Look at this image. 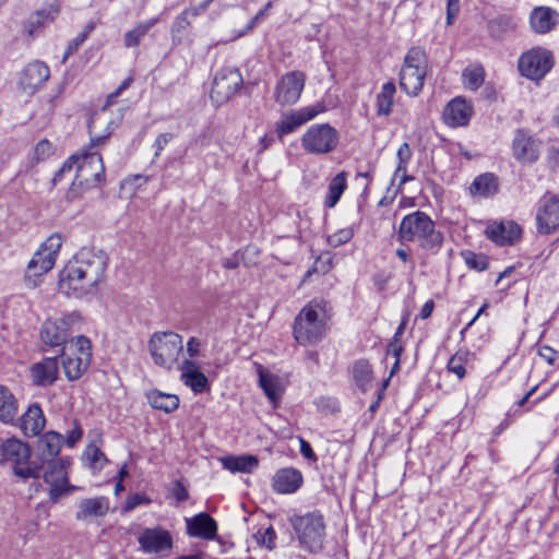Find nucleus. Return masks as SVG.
<instances>
[{
  "mask_svg": "<svg viewBox=\"0 0 559 559\" xmlns=\"http://www.w3.org/2000/svg\"><path fill=\"white\" fill-rule=\"evenodd\" d=\"M108 257L102 250L82 248L60 275V287L76 297L92 293L105 278Z\"/></svg>",
  "mask_w": 559,
  "mask_h": 559,
  "instance_id": "obj_1",
  "label": "nucleus"
},
{
  "mask_svg": "<svg viewBox=\"0 0 559 559\" xmlns=\"http://www.w3.org/2000/svg\"><path fill=\"white\" fill-rule=\"evenodd\" d=\"M99 117H93L88 123L91 147L84 148L81 153L72 155L66 160L53 180L75 166V177L68 191V199L76 198L82 190L97 187L105 181V167L100 154L93 148L104 142L109 133L99 135L96 132V123Z\"/></svg>",
  "mask_w": 559,
  "mask_h": 559,
  "instance_id": "obj_2",
  "label": "nucleus"
},
{
  "mask_svg": "<svg viewBox=\"0 0 559 559\" xmlns=\"http://www.w3.org/2000/svg\"><path fill=\"white\" fill-rule=\"evenodd\" d=\"M399 238L403 241L417 242L426 251L437 253L443 243V235L436 228L435 222L421 211L405 215L399 226Z\"/></svg>",
  "mask_w": 559,
  "mask_h": 559,
  "instance_id": "obj_3",
  "label": "nucleus"
},
{
  "mask_svg": "<svg viewBox=\"0 0 559 559\" xmlns=\"http://www.w3.org/2000/svg\"><path fill=\"white\" fill-rule=\"evenodd\" d=\"M290 524L304 549L317 554L323 548L325 523L320 512L314 511L304 515H294L290 519Z\"/></svg>",
  "mask_w": 559,
  "mask_h": 559,
  "instance_id": "obj_4",
  "label": "nucleus"
},
{
  "mask_svg": "<svg viewBox=\"0 0 559 559\" xmlns=\"http://www.w3.org/2000/svg\"><path fill=\"white\" fill-rule=\"evenodd\" d=\"M325 332L324 312L317 304L305 306L295 319L294 337L304 346L319 342Z\"/></svg>",
  "mask_w": 559,
  "mask_h": 559,
  "instance_id": "obj_5",
  "label": "nucleus"
},
{
  "mask_svg": "<svg viewBox=\"0 0 559 559\" xmlns=\"http://www.w3.org/2000/svg\"><path fill=\"white\" fill-rule=\"evenodd\" d=\"M62 242V236L56 233L40 245L26 267L24 282L27 287L34 288L37 285L35 277H40L53 267Z\"/></svg>",
  "mask_w": 559,
  "mask_h": 559,
  "instance_id": "obj_6",
  "label": "nucleus"
},
{
  "mask_svg": "<svg viewBox=\"0 0 559 559\" xmlns=\"http://www.w3.org/2000/svg\"><path fill=\"white\" fill-rule=\"evenodd\" d=\"M183 349L182 337L176 332H155L148 341V352L154 364L173 369Z\"/></svg>",
  "mask_w": 559,
  "mask_h": 559,
  "instance_id": "obj_7",
  "label": "nucleus"
},
{
  "mask_svg": "<svg viewBox=\"0 0 559 559\" xmlns=\"http://www.w3.org/2000/svg\"><path fill=\"white\" fill-rule=\"evenodd\" d=\"M427 72L425 51L418 47L411 48L400 71V86L409 96H417L423 90Z\"/></svg>",
  "mask_w": 559,
  "mask_h": 559,
  "instance_id": "obj_8",
  "label": "nucleus"
},
{
  "mask_svg": "<svg viewBox=\"0 0 559 559\" xmlns=\"http://www.w3.org/2000/svg\"><path fill=\"white\" fill-rule=\"evenodd\" d=\"M338 142V131L329 123L310 126L300 139L302 150L312 155L329 154L337 147Z\"/></svg>",
  "mask_w": 559,
  "mask_h": 559,
  "instance_id": "obj_9",
  "label": "nucleus"
},
{
  "mask_svg": "<svg viewBox=\"0 0 559 559\" xmlns=\"http://www.w3.org/2000/svg\"><path fill=\"white\" fill-rule=\"evenodd\" d=\"M92 359V346L87 337L80 335L71 344L63 348L62 367L66 377L78 380L86 371Z\"/></svg>",
  "mask_w": 559,
  "mask_h": 559,
  "instance_id": "obj_10",
  "label": "nucleus"
},
{
  "mask_svg": "<svg viewBox=\"0 0 559 559\" xmlns=\"http://www.w3.org/2000/svg\"><path fill=\"white\" fill-rule=\"evenodd\" d=\"M1 455L5 461L14 463V474L23 479L38 478L40 467L29 462V447L16 438L4 440L1 445Z\"/></svg>",
  "mask_w": 559,
  "mask_h": 559,
  "instance_id": "obj_11",
  "label": "nucleus"
},
{
  "mask_svg": "<svg viewBox=\"0 0 559 559\" xmlns=\"http://www.w3.org/2000/svg\"><path fill=\"white\" fill-rule=\"evenodd\" d=\"M82 318L79 313L72 312L58 318L47 319L40 330L43 342L49 346L63 345L70 334L81 329Z\"/></svg>",
  "mask_w": 559,
  "mask_h": 559,
  "instance_id": "obj_12",
  "label": "nucleus"
},
{
  "mask_svg": "<svg viewBox=\"0 0 559 559\" xmlns=\"http://www.w3.org/2000/svg\"><path fill=\"white\" fill-rule=\"evenodd\" d=\"M44 471V481L49 485V499L52 503L59 502V500L74 490L76 486L70 485L68 480V465L70 460L66 457H59L51 460L46 463Z\"/></svg>",
  "mask_w": 559,
  "mask_h": 559,
  "instance_id": "obj_13",
  "label": "nucleus"
},
{
  "mask_svg": "<svg viewBox=\"0 0 559 559\" xmlns=\"http://www.w3.org/2000/svg\"><path fill=\"white\" fill-rule=\"evenodd\" d=\"M554 64L555 58L549 49L534 47L521 55L518 68L522 76L532 81H540Z\"/></svg>",
  "mask_w": 559,
  "mask_h": 559,
  "instance_id": "obj_14",
  "label": "nucleus"
},
{
  "mask_svg": "<svg viewBox=\"0 0 559 559\" xmlns=\"http://www.w3.org/2000/svg\"><path fill=\"white\" fill-rule=\"evenodd\" d=\"M242 75L236 68H223L216 72L212 88L211 99L217 105L227 103L241 87Z\"/></svg>",
  "mask_w": 559,
  "mask_h": 559,
  "instance_id": "obj_15",
  "label": "nucleus"
},
{
  "mask_svg": "<svg viewBox=\"0 0 559 559\" xmlns=\"http://www.w3.org/2000/svg\"><path fill=\"white\" fill-rule=\"evenodd\" d=\"M306 75L301 71H292L284 74L275 85L274 99L282 106L298 102L304 91Z\"/></svg>",
  "mask_w": 559,
  "mask_h": 559,
  "instance_id": "obj_16",
  "label": "nucleus"
},
{
  "mask_svg": "<svg viewBox=\"0 0 559 559\" xmlns=\"http://www.w3.org/2000/svg\"><path fill=\"white\" fill-rule=\"evenodd\" d=\"M49 76V67L40 60H34L20 72L17 85L25 95L33 96L44 86Z\"/></svg>",
  "mask_w": 559,
  "mask_h": 559,
  "instance_id": "obj_17",
  "label": "nucleus"
},
{
  "mask_svg": "<svg viewBox=\"0 0 559 559\" xmlns=\"http://www.w3.org/2000/svg\"><path fill=\"white\" fill-rule=\"evenodd\" d=\"M140 549L147 555H163L173 548L174 542L169 531L162 526L144 528L138 536Z\"/></svg>",
  "mask_w": 559,
  "mask_h": 559,
  "instance_id": "obj_18",
  "label": "nucleus"
},
{
  "mask_svg": "<svg viewBox=\"0 0 559 559\" xmlns=\"http://www.w3.org/2000/svg\"><path fill=\"white\" fill-rule=\"evenodd\" d=\"M324 107L320 104L290 110L282 115L275 123V131L280 139L295 132L299 127L316 118Z\"/></svg>",
  "mask_w": 559,
  "mask_h": 559,
  "instance_id": "obj_19",
  "label": "nucleus"
},
{
  "mask_svg": "<svg viewBox=\"0 0 559 559\" xmlns=\"http://www.w3.org/2000/svg\"><path fill=\"white\" fill-rule=\"evenodd\" d=\"M536 227L542 235H550L559 229V198L544 199L536 212Z\"/></svg>",
  "mask_w": 559,
  "mask_h": 559,
  "instance_id": "obj_20",
  "label": "nucleus"
},
{
  "mask_svg": "<svg viewBox=\"0 0 559 559\" xmlns=\"http://www.w3.org/2000/svg\"><path fill=\"white\" fill-rule=\"evenodd\" d=\"M473 115V107L462 97H455L448 103L443 110L445 124L456 128L466 126Z\"/></svg>",
  "mask_w": 559,
  "mask_h": 559,
  "instance_id": "obj_21",
  "label": "nucleus"
},
{
  "mask_svg": "<svg viewBox=\"0 0 559 559\" xmlns=\"http://www.w3.org/2000/svg\"><path fill=\"white\" fill-rule=\"evenodd\" d=\"M187 533L191 537L213 540L217 535L216 521L205 512L186 519Z\"/></svg>",
  "mask_w": 559,
  "mask_h": 559,
  "instance_id": "obj_22",
  "label": "nucleus"
},
{
  "mask_svg": "<svg viewBox=\"0 0 559 559\" xmlns=\"http://www.w3.org/2000/svg\"><path fill=\"white\" fill-rule=\"evenodd\" d=\"M521 233V227L512 221L495 223L486 229L487 237L500 246L513 245L520 239Z\"/></svg>",
  "mask_w": 559,
  "mask_h": 559,
  "instance_id": "obj_23",
  "label": "nucleus"
},
{
  "mask_svg": "<svg viewBox=\"0 0 559 559\" xmlns=\"http://www.w3.org/2000/svg\"><path fill=\"white\" fill-rule=\"evenodd\" d=\"M536 141L526 132L516 131L513 143L512 152L516 160L521 163H533L538 157V147Z\"/></svg>",
  "mask_w": 559,
  "mask_h": 559,
  "instance_id": "obj_24",
  "label": "nucleus"
},
{
  "mask_svg": "<svg viewBox=\"0 0 559 559\" xmlns=\"http://www.w3.org/2000/svg\"><path fill=\"white\" fill-rule=\"evenodd\" d=\"M180 370L182 382L194 393H202L209 388V380L201 371L197 360L183 359Z\"/></svg>",
  "mask_w": 559,
  "mask_h": 559,
  "instance_id": "obj_25",
  "label": "nucleus"
},
{
  "mask_svg": "<svg viewBox=\"0 0 559 559\" xmlns=\"http://www.w3.org/2000/svg\"><path fill=\"white\" fill-rule=\"evenodd\" d=\"M559 23V13L549 7H536L530 14V25L537 34L552 31Z\"/></svg>",
  "mask_w": 559,
  "mask_h": 559,
  "instance_id": "obj_26",
  "label": "nucleus"
},
{
  "mask_svg": "<svg viewBox=\"0 0 559 559\" xmlns=\"http://www.w3.org/2000/svg\"><path fill=\"white\" fill-rule=\"evenodd\" d=\"M302 484L301 473L293 467L278 469L272 478V488L278 493H293Z\"/></svg>",
  "mask_w": 559,
  "mask_h": 559,
  "instance_id": "obj_27",
  "label": "nucleus"
},
{
  "mask_svg": "<svg viewBox=\"0 0 559 559\" xmlns=\"http://www.w3.org/2000/svg\"><path fill=\"white\" fill-rule=\"evenodd\" d=\"M32 378L37 385L52 384L59 373V365L56 357H48L35 364L31 369Z\"/></svg>",
  "mask_w": 559,
  "mask_h": 559,
  "instance_id": "obj_28",
  "label": "nucleus"
},
{
  "mask_svg": "<svg viewBox=\"0 0 559 559\" xmlns=\"http://www.w3.org/2000/svg\"><path fill=\"white\" fill-rule=\"evenodd\" d=\"M109 503L106 497L83 499L79 502L75 519L86 521L94 518H103L108 513Z\"/></svg>",
  "mask_w": 559,
  "mask_h": 559,
  "instance_id": "obj_29",
  "label": "nucleus"
},
{
  "mask_svg": "<svg viewBox=\"0 0 559 559\" xmlns=\"http://www.w3.org/2000/svg\"><path fill=\"white\" fill-rule=\"evenodd\" d=\"M46 419L41 408L34 404L21 416L20 428L25 436H37L44 429Z\"/></svg>",
  "mask_w": 559,
  "mask_h": 559,
  "instance_id": "obj_30",
  "label": "nucleus"
},
{
  "mask_svg": "<svg viewBox=\"0 0 559 559\" xmlns=\"http://www.w3.org/2000/svg\"><path fill=\"white\" fill-rule=\"evenodd\" d=\"M498 178L491 173L477 176L468 188L471 195L476 198H490L498 192Z\"/></svg>",
  "mask_w": 559,
  "mask_h": 559,
  "instance_id": "obj_31",
  "label": "nucleus"
},
{
  "mask_svg": "<svg viewBox=\"0 0 559 559\" xmlns=\"http://www.w3.org/2000/svg\"><path fill=\"white\" fill-rule=\"evenodd\" d=\"M224 468L231 473H252L259 465V460L255 455H227L221 459Z\"/></svg>",
  "mask_w": 559,
  "mask_h": 559,
  "instance_id": "obj_32",
  "label": "nucleus"
},
{
  "mask_svg": "<svg viewBox=\"0 0 559 559\" xmlns=\"http://www.w3.org/2000/svg\"><path fill=\"white\" fill-rule=\"evenodd\" d=\"M62 436L55 431L45 433L38 441V451L43 463L57 460L61 450Z\"/></svg>",
  "mask_w": 559,
  "mask_h": 559,
  "instance_id": "obj_33",
  "label": "nucleus"
},
{
  "mask_svg": "<svg viewBox=\"0 0 559 559\" xmlns=\"http://www.w3.org/2000/svg\"><path fill=\"white\" fill-rule=\"evenodd\" d=\"M59 13V5L51 4L48 9L36 11L28 17L24 25L25 32L29 37H35L38 31L45 25L46 22L53 21Z\"/></svg>",
  "mask_w": 559,
  "mask_h": 559,
  "instance_id": "obj_34",
  "label": "nucleus"
},
{
  "mask_svg": "<svg viewBox=\"0 0 559 559\" xmlns=\"http://www.w3.org/2000/svg\"><path fill=\"white\" fill-rule=\"evenodd\" d=\"M347 177L346 171H341L330 180L324 199L326 207L332 209L338 203L344 191L347 189Z\"/></svg>",
  "mask_w": 559,
  "mask_h": 559,
  "instance_id": "obj_35",
  "label": "nucleus"
},
{
  "mask_svg": "<svg viewBox=\"0 0 559 559\" xmlns=\"http://www.w3.org/2000/svg\"><path fill=\"white\" fill-rule=\"evenodd\" d=\"M150 405L165 413H171L179 406V397L175 394L152 390L146 393Z\"/></svg>",
  "mask_w": 559,
  "mask_h": 559,
  "instance_id": "obj_36",
  "label": "nucleus"
},
{
  "mask_svg": "<svg viewBox=\"0 0 559 559\" xmlns=\"http://www.w3.org/2000/svg\"><path fill=\"white\" fill-rule=\"evenodd\" d=\"M396 86L393 82H386L381 86L376 96V109L378 116H389L392 112Z\"/></svg>",
  "mask_w": 559,
  "mask_h": 559,
  "instance_id": "obj_37",
  "label": "nucleus"
},
{
  "mask_svg": "<svg viewBox=\"0 0 559 559\" xmlns=\"http://www.w3.org/2000/svg\"><path fill=\"white\" fill-rule=\"evenodd\" d=\"M17 414V401L12 392L0 385V421L11 423Z\"/></svg>",
  "mask_w": 559,
  "mask_h": 559,
  "instance_id": "obj_38",
  "label": "nucleus"
},
{
  "mask_svg": "<svg viewBox=\"0 0 559 559\" xmlns=\"http://www.w3.org/2000/svg\"><path fill=\"white\" fill-rule=\"evenodd\" d=\"M259 383L267 399L275 405L280 401L283 391L278 377L260 369Z\"/></svg>",
  "mask_w": 559,
  "mask_h": 559,
  "instance_id": "obj_39",
  "label": "nucleus"
},
{
  "mask_svg": "<svg viewBox=\"0 0 559 559\" xmlns=\"http://www.w3.org/2000/svg\"><path fill=\"white\" fill-rule=\"evenodd\" d=\"M158 22V19H150L136 24L123 36V44L127 48L138 47L150 29Z\"/></svg>",
  "mask_w": 559,
  "mask_h": 559,
  "instance_id": "obj_40",
  "label": "nucleus"
},
{
  "mask_svg": "<svg viewBox=\"0 0 559 559\" xmlns=\"http://www.w3.org/2000/svg\"><path fill=\"white\" fill-rule=\"evenodd\" d=\"M473 361V354L468 350L456 352L448 361L447 370L462 380L466 376L467 367Z\"/></svg>",
  "mask_w": 559,
  "mask_h": 559,
  "instance_id": "obj_41",
  "label": "nucleus"
},
{
  "mask_svg": "<svg viewBox=\"0 0 559 559\" xmlns=\"http://www.w3.org/2000/svg\"><path fill=\"white\" fill-rule=\"evenodd\" d=\"M463 84L469 91H477L485 80V70L479 64L468 66L462 73Z\"/></svg>",
  "mask_w": 559,
  "mask_h": 559,
  "instance_id": "obj_42",
  "label": "nucleus"
},
{
  "mask_svg": "<svg viewBox=\"0 0 559 559\" xmlns=\"http://www.w3.org/2000/svg\"><path fill=\"white\" fill-rule=\"evenodd\" d=\"M353 377L356 384L366 391L372 379V369L367 360H358L353 366Z\"/></svg>",
  "mask_w": 559,
  "mask_h": 559,
  "instance_id": "obj_43",
  "label": "nucleus"
},
{
  "mask_svg": "<svg viewBox=\"0 0 559 559\" xmlns=\"http://www.w3.org/2000/svg\"><path fill=\"white\" fill-rule=\"evenodd\" d=\"M466 265L475 271L481 272L488 267V259L485 254L465 251L462 253Z\"/></svg>",
  "mask_w": 559,
  "mask_h": 559,
  "instance_id": "obj_44",
  "label": "nucleus"
},
{
  "mask_svg": "<svg viewBox=\"0 0 559 559\" xmlns=\"http://www.w3.org/2000/svg\"><path fill=\"white\" fill-rule=\"evenodd\" d=\"M254 538L259 546L265 547L269 550L275 548L276 533L273 526H267L264 530H260L254 534Z\"/></svg>",
  "mask_w": 559,
  "mask_h": 559,
  "instance_id": "obj_45",
  "label": "nucleus"
},
{
  "mask_svg": "<svg viewBox=\"0 0 559 559\" xmlns=\"http://www.w3.org/2000/svg\"><path fill=\"white\" fill-rule=\"evenodd\" d=\"M402 331H403V326H400L396 331V333L394 334V337L392 338V341L389 343L388 345V348H386V354L388 355H391L395 358V362H394V366L392 368V373L399 368V365H400V356L403 352V346L400 342V335L402 334Z\"/></svg>",
  "mask_w": 559,
  "mask_h": 559,
  "instance_id": "obj_46",
  "label": "nucleus"
},
{
  "mask_svg": "<svg viewBox=\"0 0 559 559\" xmlns=\"http://www.w3.org/2000/svg\"><path fill=\"white\" fill-rule=\"evenodd\" d=\"M90 466L94 469L102 468L107 461L105 454L94 444L87 447L84 453Z\"/></svg>",
  "mask_w": 559,
  "mask_h": 559,
  "instance_id": "obj_47",
  "label": "nucleus"
},
{
  "mask_svg": "<svg viewBox=\"0 0 559 559\" xmlns=\"http://www.w3.org/2000/svg\"><path fill=\"white\" fill-rule=\"evenodd\" d=\"M354 236V230L350 227L342 228L328 237V243L331 247H340L347 243Z\"/></svg>",
  "mask_w": 559,
  "mask_h": 559,
  "instance_id": "obj_48",
  "label": "nucleus"
},
{
  "mask_svg": "<svg viewBox=\"0 0 559 559\" xmlns=\"http://www.w3.org/2000/svg\"><path fill=\"white\" fill-rule=\"evenodd\" d=\"M203 346H204V343L200 338L191 336L187 341V345H186V353L188 355L187 359L195 360V358L203 356L202 355Z\"/></svg>",
  "mask_w": 559,
  "mask_h": 559,
  "instance_id": "obj_49",
  "label": "nucleus"
},
{
  "mask_svg": "<svg viewBox=\"0 0 559 559\" xmlns=\"http://www.w3.org/2000/svg\"><path fill=\"white\" fill-rule=\"evenodd\" d=\"M413 153L407 142H404L396 152L397 164L401 166H408L412 159Z\"/></svg>",
  "mask_w": 559,
  "mask_h": 559,
  "instance_id": "obj_50",
  "label": "nucleus"
},
{
  "mask_svg": "<svg viewBox=\"0 0 559 559\" xmlns=\"http://www.w3.org/2000/svg\"><path fill=\"white\" fill-rule=\"evenodd\" d=\"M174 135L173 133H160L155 139V142L153 144L155 148L154 156L158 157L162 153V151L166 147V145L173 140Z\"/></svg>",
  "mask_w": 559,
  "mask_h": 559,
  "instance_id": "obj_51",
  "label": "nucleus"
},
{
  "mask_svg": "<svg viewBox=\"0 0 559 559\" xmlns=\"http://www.w3.org/2000/svg\"><path fill=\"white\" fill-rule=\"evenodd\" d=\"M538 354L549 365H554L559 357V353L548 345L540 346Z\"/></svg>",
  "mask_w": 559,
  "mask_h": 559,
  "instance_id": "obj_52",
  "label": "nucleus"
},
{
  "mask_svg": "<svg viewBox=\"0 0 559 559\" xmlns=\"http://www.w3.org/2000/svg\"><path fill=\"white\" fill-rule=\"evenodd\" d=\"M52 146L48 140H41L35 147V155L37 159H45L51 153Z\"/></svg>",
  "mask_w": 559,
  "mask_h": 559,
  "instance_id": "obj_53",
  "label": "nucleus"
},
{
  "mask_svg": "<svg viewBox=\"0 0 559 559\" xmlns=\"http://www.w3.org/2000/svg\"><path fill=\"white\" fill-rule=\"evenodd\" d=\"M83 43H84V35H78L74 39H72L69 43V45L63 53L62 62L64 63L68 60V58L71 55H73Z\"/></svg>",
  "mask_w": 559,
  "mask_h": 559,
  "instance_id": "obj_54",
  "label": "nucleus"
},
{
  "mask_svg": "<svg viewBox=\"0 0 559 559\" xmlns=\"http://www.w3.org/2000/svg\"><path fill=\"white\" fill-rule=\"evenodd\" d=\"M408 166L396 165L394 170V178L399 179L400 187L404 186L406 182L413 181L414 177L407 174Z\"/></svg>",
  "mask_w": 559,
  "mask_h": 559,
  "instance_id": "obj_55",
  "label": "nucleus"
},
{
  "mask_svg": "<svg viewBox=\"0 0 559 559\" xmlns=\"http://www.w3.org/2000/svg\"><path fill=\"white\" fill-rule=\"evenodd\" d=\"M147 502H148L147 498L135 493V495L130 496L127 499L123 510L126 512H129V511H132L133 509H135L136 507H139L140 504L147 503Z\"/></svg>",
  "mask_w": 559,
  "mask_h": 559,
  "instance_id": "obj_56",
  "label": "nucleus"
},
{
  "mask_svg": "<svg viewBox=\"0 0 559 559\" xmlns=\"http://www.w3.org/2000/svg\"><path fill=\"white\" fill-rule=\"evenodd\" d=\"M273 7V1L270 0L255 15L254 17L251 19V21L248 23L247 25V28H246V32H250L254 26L255 24L258 23V21H260L261 19H263L267 12L271 10V8Z\"/></svg>",
  "mask_w": 559,
  "mask_h": 559,
  "instance_id": "obj_57",
  "label": "nucleus"
},
{
  "mask_svg": "<svg viewBox=\"0 0 559 559\" xmlns=\"http://www.w3.org/2000/svg\"><path fill=\"white\" fill-rule=\"evenodd\" d=\"M83 431L80 426H75L67 436L68 447H74L76 442L82 438Z\"/></svg>",
  "mask_w": 559,
  "mask_h": 559,
  "instance_id": "obj_58",
  "label": "nucleus"
},
{
  "mask_svg": "<svg viewBox=\"0 0 559 559\" xmlns=\"http://www.w3.org/2000/svg\"><path fill=\"white\" fill-rule=\"evenodd\" d=\"M132 83V78H127L123 82L116 88L115 92L110 93L107 97V104H111L116 97H118L124 90H127Z\"/></svg>",
  "mask_w": 559,
  "mask_h": 559,
  "instance_id": "obj_59",
  "label": "nucleus"
},
{
  "mask_svg": "<svg viewBox=\"0 0 559 559\" xmlns=\"http://www.w3.org/2000/svg\"><path fill=\"white\" fill-rule=\"evenodd\" d=\"M459 0H448V10H447V22L448 24L452 23V20L455 17V15L459 12Z\"/></svg>",
  "mask_w": 559,
  "mask_h": 559,
  "instance_id": "obj_60",
  "label": "nucleus"
},
{
  "mask_svg": "<svg viewBox=\"0 0 559 559\" xmlns=\"http://www.w3.org/2000/svg\"><path fill=\"white\" fill-rule=\"evenodd\" d=\"M300 452L305 457H307L309 460L317 459L310 443L304 439H300Z\"/></svg>",
  "mask_w": 559,
  "mask_h": 559,
  "instance_id": "obj_61",
  "label": "nucleus"
},
{
  "mask_svg": "<svg viewBox=\"0 0 559 559\" xmlns=\"http://www.w3.org/2000/svg\"><path fill=\"white\" fill-rule=\"evenodd\" d=\"M433 308H435V302L432 300H427L424 304V306L419 312L420 319H423V320L428 319L431 316Z\"/></svg>",
  "mask_w": 559,
  "mask_h": 559,
  "instance_id": "obj_62",
  "label": "nucleus"
},
{
  "mask_svg": "<svg viewBox=\"0 0 559 559\" xmlns=\"http://www.w3.org/2000/svg\"><path fill=\"white\" fill-rule=\"evenodd\" d=\"M395 254L396 257L404 263H408L411 262L412 265H411V269L414 270L415 267V263L414 261L411 259V255L408 253L407 250L403 249V248H397L396 251H395Z\"/></svg>",
  "mask_w": 559,
  "mask_h": 559,
  "instance_id": "obj_63",
  "label": "nucleus"
},
{
  "mask_svg": "<svg viewBox=\"0 0 559 559\" xmlns=\"http://www.w3.org/2000/svg\"><path fill=\"white\" fill-rule=\"evenodd\" d=\"M174 495L178 501H185L188 499V491L187 489L181 485L177 484L176 488L174 490Z\"/></svg>",
  "mask_w": 559,
  "mask_h": 559,
  "instance_id": "obj_64",
  "label": "nucleus"
}]
</instances>
